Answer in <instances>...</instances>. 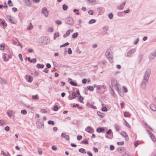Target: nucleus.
I'll return each mask as SVG.
<instances>
[{
	"instance_id": "25",
	"label": "nucleus",
	"mask_w": 156,
	"mask_h": 156,
	"mask_svg": "<svg viewBox=\"0 0 156 156\" xmlns=\"http://www.w3.org/2000/svg\"><path fill=\"white\" fill-rule=\"evenodd\" d=\"M79 151L83 154L86 153V150L84 148H80L79 150Z\"/></svg>"
},
{
	"instance_id": "17",
	"label": "nucleus",
	"mask_w": 156,
	"mask_h": 156,
	"mask_svg": "<svg viewBox=\"0 0 156 156\" xmlns=\"http://www.w3.org/2000/svg\"><path fill=\"white\" fill-rule=\"evenodd\" d=\"M61 136L62 138H65L67 140H69V136L66 135L65 133H62L61 134Z\"/></svg>"
},
{
	"instance_id": "41",
	"label": "nucleus",
	"mask_w": 156,
	"mask_h": 156,
	"mask_svg": "<svg viewBox=\"0 0 156 156\" xmlns=\"http://www.w3.org/2000/svg\"><path fill=\"white\" fill-rule=\"evenodd\" d=\"M68 8V6L65 5L64 4L62 6V9L64 10H66Z\"/></svg>"
},
{
	"instance_id": "58",
	"label": "nucleus",
	"mask_w": 156,
	"mask_h": 156,
	"mask_svg": "<svg viewBox=\"0 0 156 156\" xmlns=\"http://www.w3.org/2000/svg\"><path fill=\"white\" fill-rule=\"evenodd\" d=\"M58 108L57 106L56 105H55L54 106L53 110L54 111H56L58 110Z\"/></svg>"
},
{
	"instance_id": "21",
	"label": "nucleus",
	"mask_w": 156,
	"mask_h": 156,
	"mask_svg": "<svg viewBox=\"0 0 156 156\" xmlns=\"http://www.w3.org/2000/svg\"><path fill=\"white\" fill-rule=\"evenodd\" d=\"M150 108L152 111H155L156 110V106L154 104H152L151 105Z\"/></svg>"
},
{
	"instance_id": "6",
	"label": "nucleus",
	"mask_w": 156,
	"mask_h": 156,
	"mask_svg": "<svg viewBox=\"0 0 156 156\" xmlns=\"http://www.w3.org/2000/svg\"><path fill=\"white\" fill-rule=\"evenodd\" d=\"M41 13L43 14L45 17H47L48 15V11L46 7L42 8L41 10Z\"/></svg>"
},
{
	"instance_id": "51",
	"label": "nucleus",
	"mask_w": 156,
	"mask_h": 156,
	"mask_svg": "<svg viewBox=\"0 0 156 156\" xmlns=\"http://www.w3.org/2000/svg\"><path fill=\"white\" fill-rule=\"evenodd\" d=\"M55 23L58 25H60L62 24V22L61 21L57 20L56 21Z\"/></svg>"
},
{
	"instance_id": "14",
	"label": "nucleus",
	"mask_w": 156,
	"mask_h": 156,
	"mask_svg": "<svg viewBox=\"0 0 156 156\" xmlns=\"http://www.w3.org/2000/svg\"><path fill=\"white\" fill-rule=\"evenodd\" d=\"M87 2L92 5H94L97 3L96 0H87Z\"/></svg>"
},
{
	"instance_id": "63",
	"label": "nucleus",
	"mask_w": 156,
	"mask_h": 156,
	"mask_svg": "<svg viewBox=\"0 0 156 156\" xmlns=\"http://www.w3.org/2000/svg\"><path fill=\"white\" fill-rule=\"evenodd\" d=\"M123 90L125 92H127L128 91L127 89L124 86L123 87Z\"/></svg>"
},
{
	"instance_id": "9",
	"label": "nucleus",
	"mask_w": 156,
	"mask_h": 156,
	"mask_svg": "<svg viewBox=\"0 0 156 156\" xmlns=\"http://www.w3.org/2000/svg\"><path fill=\"white\" fill-rule=\"evenodd\" d=\"M147 132L149 133L150 137L153 141H155L156 139L155 136L154 134H153L151 132H150L149 131L147 130Z\"/></svg>"
},
{
	"instance_id": "42",
	"label": "nucleus",
	"mask_w": 156,
	"mask_h": 156,
	"mask_svg": "<svg viewBox=\"0 0 156 156\" xmlns=\"http://www.w3.org/2000/svg\"><path fill=\"white\" fill-rule=\"evenodd\" d=\"M79 100L81 103H82L83 101V98L82 96H80L79 97H78Z\"/></svg>"
},
{
	"instance_id": "10",
	"label": "nucleus",
	"mask_w": 156,
	"mask_h": 156,
	"mask_svg": "<svg viewBox=\"0 0 156 156\" xmlns=\"http://www.w3.org/2000/svg\"><path fill=\"white\" fill-rule=\"evenodd\" d=\"M94 88L96 87V90H101L103 88H105V86L104 85H97L96 84H94Z\"/></svg>"
},
{
	"instance_id": "54",
	"label": "nucleus",
	"mask_w": 156,
	"mask_h": 156,
	"mask_svg": "<svg viewBox=\"0 0 156 156\" xmlns=\"http://www.w3.org/2000/svg\"><path fill=\"white\" fill-rule=\"evenodd\" d=\"M70 83L71 85L73 86H77V84L73 81H71L70 82Z\"/></svg>"
},
{
	"instance_id": "44",
	"label": "nucleus",
	"mask_w": 156,
	"mask_h": 156,
	"mask_svg": "<svg viewBox=\"0 0 156 156\" xmlns=\"http://www.w3.org/2000/svg\"><path fill=\"white\" fill-rule=\"evenodd\" d=\"M96 20L94 19H92L90 20L89 21V23L90 24H92L94 23L95 22Z\"/></svg>"
},
{
	"instance_id": "38",
	"label": "nucleus",
	"mask_w": 156,
	"mask_h": 156,
	"mask_svg": "<svg viewBox=\"0 0 156 156\" xmlns=\"http://www.w3.org/2000/svg\"><path fill=\"white\" fill-rule=\"evenodd\" d=\"M87 88L88 90L90 91H93L94 90V87L92 86H87Z\"/></svg>"
},
{
	"instance_id": "15",
	"label": "nucleus",
	"mask_w": 156,
	"mask_h": 156,
	"mask_svg": "<svg viewBox=\"0 0 156 156\" xmlns=\"http://www.w3.org/2000/svg\"><path fill=\"white\" fill-rule=\"evenodd\" d=\"M0 84H7V82L5 79L0 77Z\"/></svg>"
},
{
	"instance_id": "16",
	"label": "nucleus",
	"mask_w": 156,
	"mask_h": 156,
	"mask_svg": "<svg viewBox=\"0 0 156 156\" xmlns=\"http://www.w3.org/2000/svg\"><path fill=\"white\" fill-rule=\"evenodd\" d=\"M86 132L89 133H91V132L92 131H94L93 128L90 126H88L85 129Z\"/></svg>"
},
{
	"instance_id": "31",
	"label": "nucleus",
	"mask_w": 156,
	"mask_h": 156,
	"mask_svg": "<svg viewBox=\"0 0 156 156\" xmlns=\"http://www.w3.org/2000/svg\"><path fill=\"white\" fill-rule=\"evenodd\" d=\"M114 126L115 128L117 131H118L119 130L120 127L119 125L116 124L114 125Z\"/></svg>"
},
{
	"instance_id": "46",
	"label": "nucleus",
	"mask_w": 156,
	"mask_h": 156,
	"mask_svg": "<svg viewBox=\"0 0 156 156\" xmlns=\"http://www.w3.org/2000/svg\"><path fill=\"white\" fill-rule=\"evenodd\" d=\"M6 53H4V55L2 57V59H3L4 61H8V59H6V57L5 55H6Z\"/></svg>"
},
{
	"instance_id": "33",
	"label": "nucleus",
	"mask_w": 156,
	"mask_h": 156,
	"mask_svg": "<svg viewBox=\"0 0 156 156\" xmlns=\"http://www.w3.org/2000/svg\"><path fill=\"white\" fill-rule=\"evenodd\" d=\"M6 124L5 121L3 120H0V126H2Z\"/></svg>"
},
{
	"instance_id": "23",
	"label": "nucleus",
	"mask_w": 156,
	"mask_h": 156,
	"mask_svg": "<svg viewBox=\"0 0 156 156\" xmlns=\"http://www.w3.org/2000/svg\"><path fill=\"white\" fill-rule=\"evenodd\" d=\"M105 130V129L102 127L98 128L97 129V131L98 133L102 132Z\"/></svg>"
},
{
	"instance_id": "52",
	"label": "nucleus",
	"mask_w": 156,
	"mask_h": 156,
	"mask_svg": "<svg viewBox=\"0 0 156 156\" xmlns=\"http://www.w3.org/2000/svg\"><path fill=\"white\" fill-rule=\"evenodd\" d=\"M82 143L86 144H88V142L86 139H85L84 140L82 141Z\"/></svg>"
},
{
	"instance_id": "4",
	"label": "nucleus",
	"mask_w": 156,
	"mask_h": 156,
	"mask_svg": "<svg viewBox=\"0 0 156 156\" xmlns=\"http://www.w3.org/2000/svg\"><path fill=\"white\" fill-rule=\"evenodd\" d=\"M136 51L135 48H131L130 49L126 54V56L127 57L131 56V55L134 53Z\"/></svg>"
},
{
	"instance_id": "60",
	"label": "nucleus",
	"mask_w": 156,
	"mask_h": 156,
	"mask_svg": "<svg viewBox=\"0 0 156 156\" xmlns=\"http://www.w3.org/2000/svg\"><path fill=\"white\" fill-rule=\"evenodd\" d=\"M68 52L69 54H71L72 53V51L71 48H69L68 49Z\"/></svg>"
},
{
	"instance_id": "39",
	"label": "nucleus",
	"mask_w": 156,
	"mask_h": 156,
	"mask_svg": "<svg viewBox=\"0 0 156 156\" xmlns=\"http://www.w3.org/2000/svg\"><path fill=\"white\" fill-rule=\"evenodd\" d=\"M33 80V77L30 75L28 76V81L29 82H31Z\"/></svg>"
},
{
	"instance_id": "64",
	"label": "nucleus",
	"mask_w": 156,
	"mask_h": 156,
	"mask_svg": "<svg viewBox=\"0 0 156 156\" xmlns=\"http://www.w3.org/2000/svg\"><path fill=\"white\" fill-rule=\"evenodd\" d=\"M82 136H81V135H78L77 136V139L78 140H81L82 139Z\"/></svg>"
},
{
	"instance_id": "2",
	"label": "nucleus",
	"mask_w": 156,
	"mask_h": 156,
	"mask_svg": "<svg viewBox=\"0 0 156 156\" xmlns=\"http://www.w3.org/2000/svg\"><path fill=\"white\" fill-rule=\"evenodd\" d=\"M151 73V69H148L144 74L143 77V80H145L147 82H148L150 75Z\"/></svg>"
},
{
	"instance_id": "24",
	"label": "nucleus",
	"mask_w": 156,
	"mask_h": 156,
	"mask_svg": "<svg viewBox=\"0 0 156 156\" xmlns=\"http://www.w3.org/2000/svg\"><path fill=\"white\" fill-rule=\"evenodd\" d=\"M119 83H116L115 84V85L114 86L115 87V89L118 92H119V91L120 90L119 89Z\"/></svg>"
},
{
	"instance_id": "55",
	"label": "nucleus",
	"mask_w": 156,
	"mask_h": 156,
	"mask_svg": "<svg viewBox=\"0 0 156 156\" xmlns=\"http://www.w3.org/2000/svg\"><path fill=\"white\" fill-rule=\"evenodd\" d=\"M86 105L88 108H92L93 105L88 102L87 103Z\"/></svg>"
},
{
	"instance_id": "50",
	"label": "nucleus",
	"mask_w": 156,
	"mask_h": 156,
	"mask_svg": "<svg viewBox=\"0 0 156 156\" xmlns=\"http://www.w3.org/2000/svg\"><path fill=\"white\" fill-rule=\"evenodd\" d=\"M21 112L23 114L26 115L27 113V111L26 110H21Z\"/></svg>"
},
{
	"instance_id": "8",
	"label": "nucleus",
	"mask_w": 156,
	"mask_h": 156,
	"mask_svg": "<svg viewBox=\"0 0 156 156\" xmlns=\"http://www.w3.org/2000/svg\"><path fill=\"white\" fill-rule=\"evenodd\" d=\"M66 22L68 24H69L70 25L72 24L73 23V20L72 18L70 17H67L66 20Z\"/></svg>"
},
{
	"instance_id": "56",
	"label": "nucleus",
	"mask_w": 156,
	"mask_h": 156,
	"mask_svg": "<svg viewBox=\"0 0 156 156\" xmlns=\"http://www.w3.org/2000/svg\"><path fill=\"white\" fill-rule=\"evenodd\" d=\"M125 124L126 126L128 127L129 128H130V125L127 123V121L126 120H125Z\"/></svg>"
},
{
	"instance_id": "7",
	"label": "nucleus",
	"mask_w": 156,
	"mask_h": 156,
	"mask_svg": "<svg viewBox=\"0 0 156 156\" xmlns=\"http://www.w3.org/2000/svg\"><path fill=\"white\" fill-rule=\"evenodd\" d=\"M26 5L28 7H30L32 5L33 0H23Z\"/></svg>"
},
{
	"instance_id": "61",
	"label": "nucleus",
	"mask_w": 156,
	"mask_h": 156,
	"mask_svg": "<svg viewBox=\"0 0 156 156\" xmlns=\"http://www.w3.org/2000/svg\"><path fill=\"white\" fill-rule=\"evenodd\" d=\"M118 93H119L120 96L122 97L124 96V93L122 92H121L120 90L119 91V92H118Z\"/></svg>"
},
{
	"instance_id": "11",
	"label": "nucleus",
	"mask_w": 156,
	"mask_h": 156,
	"mask_svg": "<svg viewBox=\"0 0 156 156\" xmlns=\"http://www.w3.org/2000/svg\"><path fill=\"white\" fill-rule=\"evenodd\" d=\"M147 83V82L145 80H143V81L140 84V86L143 89L145 90L146 89V83Z\"/></svg>"
},
{
	"instance_id": "3",
	"label": "nucleus",
	"mask_w": 156,
	"mask_h": 156,
	"mask_svg": "<svg viewBox=\"0 0 156 156\" xmlns=\"http://www.w3.org/2000/svg\"><path fill=\"white\" fill-rule=\"evenodd\" d=\"M6 19L9 23L12 24H16L17 21L13 17L7 15L6 16Z\"/></svg>"
},
{
	"instance_id": "28",
	"label": "nucleus",
	"mask_w": 156,
	"mask_h": 156,
	"mask_svg": "<svg viewBox=\"0 0 156 156\" xmlns=\"http://www.w3.org/2000/svg\"><path fill=\"white\" fill-rule=\"evenodd\" d=\"M124 116L125 117H129L130 115V114L127 112H124Z\"/></svg>"
},
{
	"instance_id": "30",
	"label": "nucleus",
	"mask_w": 156,
	"mask_h": 156,
	"mask_svg": "<svg viewBox=\"0 0 156 156\" xmlns=\"http://www.w3.org/2000/svg\"><path fill=\"white\" fill-rule=\"evenodd\" d=\"M97 114L98 115L100 116L101 118H103L104 117V115H103V113L100 112H97Z\"/></svg>"
},
{
	"instance_id": "29",
	"label": "nucleus",
	"mask_w": 156,
	"mask_h": 156,
	"mask_svg": "<svg viewBox=\"0 0 156 156\" xmlns=\"http://www.w3.org/2000/svg\"><path fill=\"white\" fill-rule=\"evenodd\" d=\"M78 35V32H76L73 33L72 36V37L73 38H76Z\"/></svg>"
},
{
	"instance_id": "57",
	"label": "nucleus",
	"mask_w": 156,
	"mask_h": 156,
	"mask_svg": "<svg viewBox=\"0 0 156 156\" xmlns=\"http://www.w3.org/2000/svg\"><path fill=\"white\" fill-rule=\"evenodd\" d=\"M139 38H137L136 41H135L134 42H133V44H134V45H136V44L138 43V42L139 41Z\"/></svg>"
},
{
	"instance_id": "35",
	"label": "nucleus",
	"mask_w": 156,
	"mask_h": 156,
	"mask_svg": "<svg viewBox=\"0 0 156 156\" xmlns=\"http://www.w3.org/2000/svg\"><path fill=\"white\" fill-rule=\"evenodd\" d=\"M123 12H119L117 13V16H124Z\"/></svg>"
},
{
	"instance_id": "1",
	"label": "nucleus",
	"mask_w": 156,
	"mask_h": 156,
	"mask_svg": "<svg viewBox=\"0 0 156 156\" xmlns=\"http://www.w3.org/2000/svg\"><path fill=\"white\" fill-rule=\"evenodd\" d=\"M40 42L41 45H46L50 43V40L48 37H44L41 38Z\"/></svg>"
},
{
	"instance_id": "34",
	"label": "nucleus",
	"mask_w": 156,
	"mask_h": 156,
	"mask_svg": "<svg viewBox=\"0 0 156 156\" xmlns=\"http://www.w3.org/2000/svg\"><path fill=\"white\" fill-rule=\"evenodd\" d=\"M123 149L124 148L123 147H119L117 149V150L119 152L121 153L123 151Z\"/></svg>"
},
{
	"instance_id": "36",
	"label": "nucleus",
	"mask_w": 156,
	"mask_h": 156,
	"mask_svg": "<svg viewBox=\"0 0 156 156\" xmlns=\"http://www.w3.org/2000/svg\"><path fill=\"white\" fill-rule=\"evenodd\" d=\"M37 96H38L37 95H32V99H34V100H37L38 99Z\"/></svg>"
},
{
	"instance_id": "53",
	"label": "nucleus",
	"mask_w": 156,
	"mask_h": 156,
	"mask_svg": "<svg viewBox=\"0 0 156 156\" xmlns=\"http://www.w3.org/2000/svg\"><path fill=\"white\" fill-rule=\"evenodd\" d=\"M37 62L36 59L35 58H34L31 60L30 62L33 63H35Z\"/></svg>"
},
{
	"instance_id": "40",
	"label": "nucleus",
	"mask_w": 156,
	"mask_h": 156,
	"mask_svg": "<svg viewBox=\"0 0 156 156\" xmlns=\"http://www.w3.org/2000/svg\"><path fill=\"white\" fill-rule=\"evenodd\" d=\"M48 123L49 125H53L55 124V122L54 121L52 120H49L48 122Z\"/></svg>"
},
{
	"instance_id": "20",
	"label": "nucleus",
	"mask_w": 156,
	"mask_h": 156,
	"mask_svg": "<svg viewBox=\"0 0 156 156\" xmlns=\"http://www.w3.org/2000/svg\"><path fill=\"white\" fill-rule=\"evenodd\" d=\"M107 58H108V59L110 62L111 63L113 62L112 59L113 57V55H110L107 56Z\"/></svg>"
},
{
	"instance_id": "37",
	"label": "nucleus",
	"mask_w": 156,
	"mask_h": 156,
	"mask_svg": "<svg viewBox=\"0 0 156 156\" xmlns=\"http://www.w3.org/2000/svg\"><path fill=\"white\" fill-rule=\"evenodd\" d=\"M1 24L4 27H5L7 25V23L3 21L1 22Z\"/></svg>"
},
{
	"instance_id": "26",
	"label": "nucleus",
	"mask_w": 156,
	"mask_h": 156,
	"mask_svg": "<svg viewBox=\"0 0 156 156\" xmlns=\"http://www.w3.org/2000/svg\"><path fill=\"white\" fill-rule=\"evenodd\" d=\"M1 154H2L4 156H10L9 153L7 152V153H6L2 151H1Z\"/></svg>"
},
{
	"instance_id": "22",
	"label": "nucleus",
	"mask_w": 156,
	"mask_h": 156,
	"mask_svg": "<svg viewBox=\"0 0 156 156\" xmlns=\"http://www.w3.org/2000/svg\"><path fill=\"white\" fill-rule=\"evenodd\" d=\"M118 83H117V81L115 79H112L111 80V84L112 87L115 85V84Z\"/></svg>"
},
{
	"instance_id": "47",
	"label": "nucleus",
	"mask_w": 156,
	"mask_h": 156,
	"mask_svg": "<svg viewBox=\"0 0 156 156\" xmlns=\"http://www.w3.org/2000/svg\"><path fill=\"white\" fill-rule=\"evenodd\" d=\"M103 29L104 31H106L108 30V27L107 26H105L103 27Z\"/></svg>"
},
{
	"instance_id": "18",
	"label": "nucleus",
	"mask_w": 156,
	"mask_h": 156,
	"mask_svg": "<svg viewBox=\"0 0 156 156\" xmlns=\"http://www.w3.org/2000/svg\"><path fill=\"white\" fill-rule=\"evenodd\" d=\"M105 54L107 56H109L111 55H113L112 50L110 49H108L105 53Z\"/></svg>"
},
{
	"instance_id": "59",
	"label": "nucleus",
	"mask_w": 156,
	"mask_h": 156,
	"mask_svg": "<svg viewBox=\"0 0 156 156\" xmlns=\"http://www.w3.org/2000/svg\"><path fill=\"white\" fill-rule=\"evenodd\" d=\"M117 144L119 145H122L124 144V142L123 141L118 142Z\"/></svg>"
},
{
	"instance_id": "5",
	"label": "nucleus",
	"mask_w": 156,
	"mask_h": 156,
	"mask_svg": "<svg viewBox=\"0 0 156 156\" xmlns=\"http://www.w3.org/2000/svg\"><path fill=\"white\" fill-rule=\"evenodd\" d=\"M156 56V50L154 52L151 53L149 57V58L150 61L153 60Z\"/></svg>"
},
{
	"instance_id": "13",
	"label": "nucleus",
	"mask_w": 156,
	"mask_h": 156,
	"mask_svg": "<svg viewBox=\"0 0 156 156\" xmlns=\"http://www.w3.org/2000/svg\"><path fill=\"white\" fill-rule=\"evenodd\" d=\"M121 134L123 137H125V139L126 141H127L128 140V136L125 132L122 131Z\"/></svg>"
},
{
	"instance_id": "32",
	"label": "nucleus",
	"mask_w": 156,
	"mask_h": 156,
	"mask_svg": "<svg viewBox=\"0 0 156 156\" xmlns=\"http://www.w3.org/2000/svg\"><path fill=\"white\" fill-rule=\"evenodd\" d=\"M33 26L32 25L31 23H30V26L27 27V29L29 30H31L33 28Z\"/></svg>"
},
{
	"instance_id": "27",
	"label": "nucleus",
	"mask_w": 156,
	"mask_h": 156,
	"mask_svg": "<svg viewBox=\"0 0 156 156\" xmlns=\"http://www.w3.org/2000/svg\"><path fill=\"white\" fill-rule=\"evenodd\" d=\"M44 65L43 64H41L39 63H38L37 65V67L38 68H43L44 67Z\"/></svg>"
},
{
	"instance_id": "12",
	"label": "nucleus",
	"mask_w": 156,
	"mask_h": 156,
	"mask_svg": "<svg viewBox=\"0 0 156 156\" xmlns=\"http://www.w3.org/2000/svg\"><path fill=\"white\" fill-rule=\"evenodd\" d=\"M73 30H67L65 34L63 35V37L64 38L66 37H67L70 35L71 32H73Z\"/></svg>"
},
{
	"instance_id": "45",
	"label": "nucleus",
	"mask_w": 156,
	"mask_h": 156,
	"mask_svg": "<svg viewBox=\"0 0 156 156\" xmlns=\"http://www.w3.org/2000/svg\"><path fill=\"white\" fill-rule=\"evenodd\" d=\"M72 98L73 99L75 98L76 97H77V95L76 94V93L75 92H73L72 93Z\"/></svg>"
},
{
	"instance_id": "62",
	"label": "nucleus",
	"mask_w": 156,
	"mask_h": 156,
	"mask_svg": "<svg viewBox=\"0 0 156 156\" xmlns=\"http://www.w3.org/2000/svg\"><path fill=\"white\" fill-rule=\"evenodd\" d=\"M102 110L104 112H106L107 111V109L106 107H105L102 108Z\"/></svg>"
},
{
	"instance_id": "19",
	"label": "nucleus",
	"mask_w": 156,
	"mask_h": 156,
	"mask_svg": "<svg viewBox=\"0 0 156 156\" xmlns=\"http://www.w3.org/2000/svg\"><path fill=\"white\" fill-rule=\"evenodd\" d=\"M125 4L126 2H123L120 5L118 6L117 8L119 10L123 9Z\"/></svg>"
},
{
	"instance_id": "43",
	"label": "nucleus",
	"mask_w": 156,
	"mask_h": 156,
	"mask_svg": "<svg viewBox=\"0 0 156 156\" xmlns=\"http://www.w3.org/2000/svg\"><path fill=\"white\" fill-rule=\"evenodd\" d=\"M59 36L58 32L55 33L54 34V39L55 40L56 38Z\"/></svg>"
},
{
	"instance_id": "48",
	"label": "nucleus",
	"mask_w": 156,
	"mask_h": 156,
	"mask_svg": "<svg viewBox=\"0 0 156 156\" xmlns=\"http://www.w3.org/2000/svg\"><path fill=\"white\" fill-rule=\"evenodd\" d=\"M38 152L39 155H41L42 153V151L41 148H38Z\"/></svg>"
},
{
	"instance_id": "49",
	"label": "nucleus",
	"mask_w": 156,
	"mask_h": 156,
	"mask_svg": "<svg viewBox=\"0 0 156 156\" xmlns=\"http://www.w3.org/2000/svg\"><path fill=\"white\" fill-rule=\"evenodd\" d=\"M108 17L110 19H112L113 18V14L112 13H110L108 14Z\"/></svg>"
}]
</instances>
